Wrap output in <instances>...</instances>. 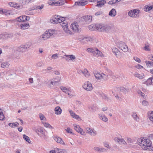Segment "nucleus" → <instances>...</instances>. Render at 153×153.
Returning <instances> with one entry per match:
<instances>
[{"label":"nucleus","instance_id":"obj_3","mask_svg":"<svg viewBox=\"0 0 153 153\" xmlns=\"http://www.w3.org/2000/svg\"><path fill=\"white\" fill-rule=\"evenodd\" d=\"M65 20L64 17L60 16L58 15H55L51 19V22L52 23L57 24L59 23L60 24Z\"/></svg>","mask_w":153,"mask_h":153},{"label":"nucleus","instance_id":"obj_20","mask_svg":"<svg viewBox=\"0 0 153 153\" xmlns=\"http://www.w3.org/2000/svg\"><path fill=\"white\" fill-rule=\"evenodd\" d=\"M99 118L104 122H107L108 121V118L103 114H100L98 115Z\"/></svg>","mask_w":153,"mask_h":153},{"label":"nucleus","instance_id":"obj_22","mask_svg":"<svg viewBox=\"0 0 153 153\" xmlns=\"http://www.w3.org/2000/svg\"><path fill=\"white\" fill-rule=\"evenodd\" d=\"M54 139L57 143H59L62 145H65V143L60 137L56 136L54 137Z\"/></svg>","mask_w":153,"mask_h":153},{"label":"nucleus","instance_id":"obj_32","mask_svg":"<svg viewBox=\"0 0 153 153\" xmlns=\"http://www.w3.org/2000/svg\"><path fill=\"white\" fill-rule=\"evenodd\" d=\"M32 43L30 42H27L25 44L22 45V48H24L25 49L28 48L30 47Z\"/></svg>","mask_w":153,"mask_h":153},{"label":"nucleus","instance_id":"obj_44","mask_svg":"<svg viewBox=\"0 0 153 153\" xmlns=\"http://www.w3.org/2000/svg\"><path fill=\"white\" fill-rule=\"evenodd\" d=\"M36 132L37 133L38 132H40V133H42V134H41L42 135H44L45 136V135L44 134V133L43 132L44 130H43V128H39L37 129L36 130Z\"/></svg>","mask_w":153,"mask_h":153},{"label":"nucleus","instance_id":"obj_8","mask_svg":"<svg viewBox=\"0 0 153 153\" xmlns=\"http://www.w3.org/2000/svg\"><path fill=\"white\" fill-rule=\"evenodd\" d=\"M84 89L87 91H91L93 89V87L91 83L89 81L85 82L82 85Z\"/></svg>","mask_w":153,"mask_h":153},{"label":"nucleus","instance_id":"obj_28","mask_svg":"<svg viewBox=\"0 0 153 153\" xmlns=\"http://www.w3.org/2000/svg\"><path fill=\"white\" fill-rule=\"evenodd\" d=\"M152 5L151 6L150 5H146L144 7V10L146 11H149L151 10H153V8L152 7Z\"/></svg>","mask_w":153,"mask_h":153},{"label":"nucleus","instance_id":"obj_64","mask_svg":"<svg viewBox=\"0 0 153 153\" xmlns=\"http://www.w3.org/2000/svg\"><path fill=\"white\" fill-rule=\"evenodd\" d=\"M134 59L136 62L140 63L141 62V60L138 58L137 57H134Z\"/></svg>","mask_w":153,"mask_h":153},{"label":"nucleus","instance_id":"obj_39","mask_svg":"<svg viewBox=\"0 0 153 153\" xmlns=\"http://www.w3.org/2000/svg\"><path fill=\"white\" fill-rule=\"evenodd\" d=\"M88 108L90 111L92 112H94L97 109V107L95 106H90Z\"/></svg>","mask_w":153,"mask_h":153},{"label":"nucleus","instance_id":"obj_34","mask_svg":"<svg viewBox=\"0 0 153 153\" xmlns=\"http://www.w3.org/2000/svg\"><path fill=\"white\" fill-rule=\"evenodd\" d=\"M102 79L104 81H107L108 79V76L104 73H102Z\"/></svg>","mask_w":153,"mask_h":153},{"label":"nucleus","instance_id":"obj_47","mask_svg":"<svg viewBox=\"0 0 153 153\" xmlns=\"http://www.w3.org/2000/svg\"><path fill=\"white\" fill-rule=\"evenodd\" d=\"M2 111V109L0 108V120H3L5 118Z\"/></svg>","mask_w":153,"mask_h":153},{"label":"nucleus","instance_id":"obj_53","mask_svg":"<svg viewBox=\"0 0 153 153\" xmlns=\"http://www.w3.org/2000/svg\"><path fill=\"white\" fill-rule=\"evenodd\" d=\"M14 7L16 8L17 9L22 8V5H19L18 3H14Z\"/></svg>","mask_w":153,"mask_h":153},{"label":"nucleus","instance_id":"obj_2","mask_svg":"<svg viewBox=\"0 0 153 153\" xmlns=\"http://www.w3.org/2000/svg\"><path fill=\"white\" fill-rule=\"evenodd\" d=\"M55 30H50L46 31L44 34L40 36L39 39L42 41L48 39L52 35H55Z\"/></svg>","mask_w":153,"mask_h":153},{"label":"nucleus","instance_id":"obj_60","mask_svg":"<svg viewBox=\"0 0 153 153\" xmlns=\"http://www.w3.org/2000/svg\"><path fill=\"white\" fill-rule=\"evenodd\" d=\"M22 17L21 16L16 18V20L17 21L21 22H23L22 20Z\"/></svg>","mask_w":153,"mask_h":153},{"label":"nucleus","instance_id":"obj_56","mask_svg":"<svg viewBox=\"0 0 153 153\" xmlns=\"http://www.w3.org/2000/svg\"><path fill=\"white\" fill-rule=\"evenodd\" d=\"M102 55V52H100L98 50V49H97V50L96 51L95 55H98V56H101Z\"/></svg>","mask_w":153,"mask_h":153},{"label":"nucleus","instance_id":"obj_55","mask_svg":"<svg viewBox=\"0 0 153 153\" xmlns=\"http://www.w3.org/2000/svg\"><path fill=\"white\" fill-rule=\"evenodd\" d=\"M6 36V39H11L13 36V35L12 34H7Z\"/></svg>","mask_w":153,"mask_h":153},{"label":"nucleus","instance_id":"obj_24","mask_svg":"<svg viewBox=\"0 0 153 153\" xmlns=\"http://www.w3.org/2000/svg\"><path fill=\"white\" fill-rule=\"evenodd\" d=\"M54 111L56 114L59 115L61 114L62 110L60 107L57 106L55 108Z\"/></svg>","mask_w":153,"mask_h":153},{"label":"nucleus","instance_id":"obj_19","mask_svg":"<svg viewBox=\"0 0 153 153\" xmlns=\"http://www.w3.org/2000/svg\"><path fill=\"white\" fill-rule=\"evenodd\" d=\"M69 111L71 116L73 118H75L78 120H80V118L79 116L77 115L72 110H69Z\"/></svg>","mask_w":153,"mask_h":153},{"label":"nucleus","instance_id":"obj_52","mask_svg":"<svg viewBox=\"0 0 153 153\" xmlns=\"http://www.w3.org/2000/svg\"><path fill=\"white\" fill-rule=\"evenodd\" d=\"M31 109V108L30 107H28L27 106H22L21 108L22 110H27L28 111H30Z\"/></svg>","mask_w":153,"mask_h":153},{"label":"nucleus","instance_id":"obj_9","mask_svg":"<svg viewBox=\"0 0 153 153\" xmlns=\"http://www.w3.org/2000/svg\"><path fill=\"white\" fill-rule=\"evenodd\" d=\"M62 26L63 29L64 31L66 33L70 34H71L72 32L68 28V24L67 22L65 21H64L63 22L60 24Z\"/></svg>","mask_w":153,"mask_h":153},{"label":"nucleus","instance_id":"obj_10","mask_svg":"<svg viewBox=\"0 0 153 153\" xmlns=\"http://www.w3.org/2000/svg\"><path fill=\"white\" fill-rule=\"evenodd\" d=\"M92 16H83L81 19V20L84 22V24H88L90 23L92 19Z\"/></svg>","mask_w":153,"mask_h":153},{"label":"nucleus","instance_id":"obj_62","mask_svg":"<svg viewBox=\"0 0 153 153\" xmlns=\"http://www.w3.org/2000/svg\"><path fill=\"white\" fill-rule=\"evenodd\" d=\"M6 34L4 33L0 34V37H1V39H6Z\"/></svg>","mask_w":153,"mask_h":153},{"label":"nucleus","instance_id":"obj_13","mask_svg":"<svg viewBox=\"0 0 153 153\" xmlns=\"http://www.w3.org/2000/svg\"><path fill=\"white\" fill-rule=\"evenodd\" d=\"M61 90L64 92L68 94H70V92L71 91V88L70 87L66 88L64 86H61L60 87Z\"/></svg>","mask_w":153,"mask_h":153},{"label":"nucleus","instance_id":"obj_30","mask_svg":"<svg viewBox=\"0 0 153 153\" xmlns=\"http://www.w3.org/2000/svg\"><path fill=\"white\" fill-rule=\"evenodd\" d=\"M104 73L107 75L108 76H112L113 74V72L111 70L108 68H106L105 69V71Z\"/></svg>","mask_w":153,"mask_h":153},{"label":"nucleus","instance_id":"obj_50","mask_svg":"<svg viewBox=\"0 0 153 153\" xmlns=\"http://www.w3.org/2000/svg\"><path fill=\"white\" fill-rule=\"evenodd\" d=\"M152 78L150 77L147 79L146 81V84L151 85L152 83Z\"/></svg>","mask_w":153,"mask_h":153},{"label":"nucleus","instance_id":"obj_33","mask_svg":"<svg viewBox=\"0 0 153 153\" xmlns=\"http://www.w3.org/2000/svg\"><path fill=\"white\" fill-rule=\"evenodd\" d=\"M134 75L135 77L140 79H142L144 77V75L143 74H139L138 73H135Z\"/></svg>","mask_w":153,"mask_h":153},{"label":"nucleus","instance_id":"obj_42","mask_svg":"<svg viewBox=\"0 0 153 153\" xmlns=\"http://www.w3.org/2000/svg\"><path fill=\"white\" fill-rule=\"evenodd\" d=\"M23 139L25 140L28 143H30V139L29 137L26 135L25 134H23Z\"/></svg>","mask_w":153,"mask_h":153},{"label":"nucleus","instance_id":"obj_23","mask_svg":"<svg viewBox=\"0 0 153 153\" xmlns=\"http://www.w3.org/2000/svg\"><path fill=\"white\" fill-rule=\"evenodd\" d=\"M97 3V4L96 5V6L97 7H101L104 5V4L106 3V1L105 0L100 1H98V0Z\"/></svg>","mask_w":153,"mask_h":153},{"label":"nucleus","instance_id":"obj_35","mask_svg":"<svg viewBox=\"0 0 153 153\" xmlns=\"http://www.w3.org/2000/svg\"><path fill=\"white\" fill-rule=\"evenodd\" d=\"M95 78L97 80H101L102 79V73L100 74L99 72H97L94 74Z\"/></svg>","mask_w":153,"mask_h":153},{"label":"nucleus","instance_id":"obj_6","mask_svg":"<svg viewBox=\"0 0 153 153\" xmlns=\"http://www.w3.org/2000/svg\"><path fill=\"white\" fill-rule=\"evenodd\" d=\"M118 47L124 52H127L128 50V46L122 42H118L117 44Z\"/></svg>","mask_w":153,"mask_h":153},{"label":"nucleus","instance_id":"obj_46","mask_svg":"<svg viewBox=\"0 0 153 153\" xmlns=\"http://www.w3.org/2000/svg\"><path fill=\"white\" fill-rule=\"evenodd\" d=\"M39 118L41 121H45L46 120V118L45 116L42 114L40 113L39 114Z\"/></svg>","mask_w":153,"mask_h":153},{"label":"nucleus","instance_id":"obj_63","mask_svg":"<svg viewBox=\"0 0 153 153\" xmlns=\"http://www.w3.org/2000/svg\"><path fill=\"white\" fill-rule=\"evenodd\" d=\"M65 130L66 131V132L69 133L70 134H73V133L72 131V130L69 128H68L67 129H65Z\"/></svg>","mask_w":153,"mask_h":153},{"label":"nucleus","instance_id":"obj_54","mask_svg":"<svg viewBox=\"0 0 153 153\" xmlns=\"http://www.w3.org/2000/svg\"><path fill=\"white\" fill-rule=\"evenodd\" d=\"M59 54L57 53H56L52 55L51 58V59H55L58 58Z\"/></svg>","mask_w":153,"mask_h":153},{"label":"nucleus","instance_id":"obj_59","mask_svg":"<svg viewBox=\"0 0 153 153\" xmlns=\"http://www.w3.org/2000/svg\"><path fill=\"white\" fill-rule=\"evenodd\" d=\"M143 49L144 50L146 51H150V49L149 48V46L148 45H146L144 47Z\"/></svg>","mask_w":153,"mask_h":153},{"label":"nucleus","instance_id":"obj_12","mask_svg":"<svg viewBox=\"0 0 153 153\" xmlns=\"http://www.w3.org/2000/svg\"><path fill=\"white\" fill-rule=\"evenodd\" d=\"M71 27L75 32H78L80 31V30L79 28V25L77 23H75L72 24Z\"/></svg>","mask_w":153,"mask_h":153},{"label":"nucleus","instance_id":"obj_16","mask_svg":"<svg viewBox=\"0 0 153 153\" xmlns=\"http://www.w3.org/2000/svg\"><path fill=\"white\" fill-rule=\"evenodd\" d=\"M87 1H84L82 0L79 1H76L75 3V4L76 5H79L80 6H84L87 4Z\"/></svg>","mask_w":153,"mask_h":153},{"label":"nucleus","instance_id":"obj_26","mask_svg":"<svg viewBox=\"0 0 153 153\" xmlns=\"http://www.w3.org/2000/svg\"><path fill=\"white\" fill-rule=\"evenodd\" d=\"M117 14L116 10L114 8L112 9L109 12L108 15L111 17H114Z\"/></svg>","mask_w":153,"mask_h":153},{"label":"nucleus","instance_id":"obj_11","mask_svg":"<svg viewBox=\"0 0 153 153\" xmlns=\"http://www.w3.org/2000/svg\"><path fill=\"white\" fill-rule=\"evenodd\" d=\"M112 52L114 53L116 57L118 58H120L121 57L120 55V52L119 50L115 47H114L112 49Z\"/></svg>","mask_w":153,"mask_h":153},{"label":"nucleus","instance_id":"obj_58","mask_svg":"<svg viewBox=\"0 0 153 153\" xmlns=\"http://www.w3.org/2000/svg\"><path fill=\"white\" fill-rule=\"evenodd\" d=\"M83 40H86V42H91L92 41V39L90 37H84L83 38Z\"/></svg>","mask_w":153,"mask_h":153},{"label":"nucleus","instance_id":"obj_43","mask_svg":"<svg viewBox=\"0 0 153 153\" xmlns=\"http://www.w3.org/2000/svg\"><path fill=\"white\" fill-rule=\"evenodd\" d=\"M65 56H68L70 58V59H69L70 60H71L72 61H74V60L76 59V57L73 55H65Z\"/></svg>","mask_w":153,"mask_h":153},{"label":"nucleus","instance_id":"obj_49","mask_svg":"<svg viewBox=\"0 0 153 153\" xmlns=\"http://www.w3.org/2000/svg\"><path fill=\"white\" fill-rule=\"evenodd\" d=\"M132 117L135 120L137 121H138L139 120V118L137 115L136 113H133L132 115Z\"/></svg>","mask_w":153,"mask_h":153},{"label":"nucleus","instance_id":"obj_17","mask_svg":"<svg viewBox=\"0 0 153 153\" xmlns=\"http://www.w3.org/2000/svg\"><path fill=\"white\" fill-rule=\"evenodd\" d=\"M93 149L94 151L97 152H106L107 150L103 148H100L97 146H95L93 148Z\"/></svg>","mask_w":153,"mask_h":153},{"label":"nucleus","instance_id":"obj_45","mask_svg":"<svg viewBox=\"0 0 153 153\" xmlns=\"http://www.w3.org/2000/svg\"><path fill=\"white\" fill-rule=\"evenodd\" d=\"M31 0H20V3H22V6L29 3Z\"/></svg>","mask_w":153,"mask_h":153},{"label":"nucleus","instance_id":"obj_41","mask_svg":"<svg viewBox=\"0 0 153 153\" xmlns=\"http://www.w3.org/2000/svg\"><path fill=\"white\" fill-rule=\"evenodd\" d=\"M137 92L138 94L142 97L143 98L146 99V95H145L144 93H143L140 90H138L137 91Z\"/></svg>","mask_w":153,"mask_h":153},{"label":"nucleus","instance_id":"obj_37","mask_svg":"<svg viewBox=\"0 0 153 153\" xmlns=\"http://www.w3.org/2000/svg\"><path fill=\"white\" fill-rule=\"evenodd\" d=\"M146 64L147 67L149 68L153 67V62L148 61L146 62Z\"/></svg>","mask_w":153,"mask_h":153},{"label":"nucleus","instance_id":"obj_7","mask_svg":"<svg viewBox=\"0 0 153 153\" xmlns=\"http://www.w3.org/2000/svg\"><path fill=\"white\" fill-rule=\"evenodd\" d=\"M58 80L56 81L55 79H52L48 81V87L50 88H52L53 86H55L56 83H59L60 81L61 77H58Z\"/></svg>","mask_w":153,"mask_h":153},{"label":"nucleus","instance_id":"obj_14","mask_svg":"<svg viewBox=\"0 0 153 153\" xmlns=\"http://www.w3.org/2000/svg\"><path fill=\"white\" fill-rule=\"evenodd\" d=\"M86 131L87 133L93 136H95L97 134L96 131L94 130L93 129H91L89 128H86Z\"/></svg>","mask_w":153,"mask_h":153},{"label":"nucleus","instance_id":"obj_1","mask_svg":"<svg viewBox=\"0 0 153 153\" xmlns=\"http://www.w3.org/2000/svg\"><path fill=\"white\" fill-rule=\"evenodd\" d=\"M137 143L143 150H153L152 142L149 139L141 137L138 140Z\"/></svg>","mask_w":153,"mask_h":153},{"label":"nucleus","instance_id":"obj_61","mask_svg":"<svg viewBox=\"0 0 153 153\" xmlns=\"http://www.w3.org/2000/svg\"><path fill=\"white\" fill-rule=\"evenodd\" d=\"M127 139L128 143H133L134 142V141L130 137H127Z\"/></svg>","mask_w":153,"mask_h":153},{"label":"nucleus","instance_id":"obj_51","mask_svg":"<svg viewBox=\"0 0 153 153\" xmlns=\"http://www.w3.org/2000/svg\"><path fill=\"white\" fill-rule=\"evenodd\" d=\"M57 153H67V152L65 149H59L57 150Z\"/></svg>","mask_w":153,"mask_h":153},{"label":"nucleus","instance_id":"obj_21","mask_svg":"<svg viewBox=\"0 0 153 153\" xmlns=\"http://www.w3.org/2000/svg\"><path fill=\"white\" fill-rule=\"evenodd\" d=\"M44 5L43 4H42L40 6L35 5L33 6L32 8H30L29 9V11H31L36 9H42L44 7Z\"/></svg>","mask_w":153,"mask_h":153},{"label":"nucleus","instance_id":"obj_38","mask_svg":"<svg viewBox=\"0 0 153 153\" xmlns=\"http://www.w3.org/2000/svg\"><path fill=\"white\" fill-rule=\"evenodd\" d=\"M10 64L7 62H4L1 63V67L2 68L5 67L7 68L9 65Z\"/></svg>","mask_w":153,"mask_h":153},{"label":"nucleus","instance_id":"obj_4","mask_svg":"<svg viewBox=\"0 0 153 153\" xmlns=\"http://www.w3.org/2000/svg\"><path fill=\"white\" fill-rule=\"evenodd\" d=\"M140 11L139 10L134 9L130 11L128 13L129 16L133 18H138L139 16Z\"/></svg>","mask_w":153,"mask_h":153},{"label":"nucleus","instance_id":"obj_25","mask_svg":"<svg viewBox=\"0 0 153 153\" xmlns=\"http://www.w3.org/2000/svg\"><path fill=\"white\" fill-rule=\"evenodd\" d=\"M97 49L96 48H89L87 49V51L88 52L92 53L94 55H95Z\"/></svg>","mask_w":153,"mask_h":153},{"label":"nucleus","instance_id":"obj_36","mask_svg":"<svg viewBox=\"0 0 153 153\" xmlns=\"http://www.w3.org/2000/svg\"><path fill=\"white\" fill-rule=\"evenodd\" d=\"M120 91L126 94L130 91V89L129 88H126L123 87H122L120 88Z\"/></svg>","mask_w":153,"mask_h":153},{"label":"nucleus","instance_id":"obj_29","mask_svg":"<svg viewBox=\"0 0 153 153\" xmlns=\"http://www.w3.org/2000/svg\"><path fill=\"white\" fill-rule=\"evenodd\" d=\"M84 75V76L86 77H88L90 76V74L87 69H85L83 71L80 70V71Z\"/></svg>","mask_w":153,"mask_h":153},{"label":"nucleus","instance_id":"obj_5","mask_svg":"<svg viewBox=\"0 0 153 153\" xmlns=\"http://www.w3.org/2000/svg\"><path fill=\"white\" fill-rule=\"evenodd\" d=\"M98 30L100 31H104L108 30L110 29V26L106 24H98Z\"/></svg>","mask_w":153,"mask_h":153},{"label":"nucleus","instance_id":"obj_48","mask_svg":"<svg viewBox=\"0 0 153 153\" xmlns=\"http://www.w3.org/2000/svg\"><path fill=\"white\" fill-rule=\"evenodd\" d=\"M65 1L60 0L58 2L55 3V5H62L64 4V1Z\"/></svg>","mask_w":153,"mask_h":153},{"label":"nucleus","instance_id":"obj_18","mask_svg":"<svg viewBox=\"0 0 153 153\" xmlns=\"http://www.w3.org/2000/svg\"><path fill=\"white\" fill-rule=\"evenodd\" d=\"M98 24H92L89 25L88 27L89 29L91 30L97 31L98 30V27L97 25Z\"/></svg>","mask_w":153,"mask_h":153},{"label":"nucleus","instance_id":"obj_31","mask_svg":"<svg viewBox=\"0 0 153 153\" xmlns=\"http://www.w3.org/2000/svg\"><path fill=\"white\" fill-rule=\"evenodd\" d=\"M148 117L150 120L153 123V111H151L148 113Z\"/></svg>","mask_w":153,"mask_h":153},{"label":"nucleus","instance_id":"obj_57","mask_svg":"<svg viewBox=\"0 0 153 153\" xmlns=\"http://www.w3.org/2000/svg\"><path fill=\"white\" fill-rule=\"evenodd\" d=\"M44 126L46 127L49 128H53V127H52L51 125H50L49 124L47 123H44Z\"/></svg>","mask_w":153,"mask_h":153},{"label":"nucleus","instance_id":"obj_15","mask_svg":"<svg viewBox=\"0 0 153 153\" xmlns=\"http://www.w3.org/2000/svg\"><path fill=\"white\" fill-rule=\"evenodd\" d=\"M115 140L119 144L125 145L126 144V143L123 138H120L119 137H116L114 138Z\"/></svg>","mask_w":153,"mask_h":153},{"label":"nucleus","instance_id":"obj_40","mask_svg":"<svg viewBox=\"0 0 153 153\" xmlns=\"http://www.w3.org/2000/svg\"><path fill=\"white\" fill-rule=\"evenodd\" d=\"M74 126L75 130L77 132H79L80 130H82L81 128L79 125H76V124L74 125Z\"/></svg>","mask_w":153,"mask_h":153},{"label":"nucleus","instance_id":"obj_27","mask_svg":"<svg viewBox=\"0 0 153 153\" xmlns=\"http://www.w3.org/2000/svg\"><path fill=\"white\" fill-rule=\"evenodd\" d=\"M30 27L28 23H24L20 24V28L23 30H25L28 29Z\"/></svg>","mask_w":153,"mask_h":153}]
</instances>
